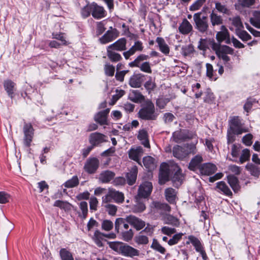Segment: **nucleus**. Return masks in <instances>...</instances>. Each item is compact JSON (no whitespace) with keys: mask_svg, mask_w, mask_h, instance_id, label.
I'll return each mask as SVG.
<instances>
[{"mask_svg":"<svg viewBox=\"0 0 260 260\" xmlns=\"http://www.w3.org/2000/svg\"><path fill=\"white\" fill-rule=\"evenodd\" d=\"M172 152L175 157L183 160L188 157L190 154L196 153L197 150L195 144H187L183 146L178 145L174 146Z\"/></svg>","mask_w":260,"mask_h":260,"instance_id":"nucleus-1","label":"nucleus"},{"mask_svg":"<svg viewBox=\"0 0 260 260\" xmlns=\"http://www.w3.org/2000/svg\"><path fill=\"white\" fill-rule=\"evenodd\" d=\"M144 107L139 112V117L145 120H154L156 118L154 114V106L151 101H146Z\"/></svg>","mask_w":260,"mask_h":260,"instance_id":"nucleus-2","label":"nucleus"},{"mask_svg":"<svg viewBox=\"0 0 260 260\" xmlns=\"http://www.w3.org/2000/svg\"><path fill=\"white\" fill-rule=\"evenodd\" d=\"M229 126V129L237 135H240L243 133L249 132V129L247 127L243 126V124L241 122V120L238 116L230 117Z\"/></svg>","mask_w":260,"mask_h":260,"instance_id":"nucleus-3","label":"nucleus"},{"mask_svg":"<svg viewBox=\"0 0 260 260\" xmlns=\"http://www.w3.org/2000/svg\"><path fill=\"white\" fill-rule=\"evenodd\" d=\"M196 28L201 32H206L208 29V22L207 17L201 16V13H195L193 16Z\"/></svg>","mask_w":260,"mask_h":260,"instance_id":"nucleus-4","label":"nucleus"},{"mask_svg":"<svg viewBox=\"0 0 260 260\" xmlns=\"http://www.w3.org/2000/svg\"><path fill=\"white\" fill-rule=\"evenodd\" d=\"M23 146L25 150L30 154L31 149L30 147L31 145L32 140V129L30 124H26L23 128Z\"/></svg>","mask_w":260,"mask_h":260,"instance_id":"nucleus-5","label":"nucleus"},{"mask_svg":"<svg viewBox=\"0 0 260 260\" xmlns=\"http://www.w3.org/2000/svg\"><path fill=\"white\" fill-rule=\"evenodd\" d=\"M152 184L150 182L146 181L142 183L139 186L135 200H138L139 198L146 199L148 197L152 192Z\"/></svg>","mask_w":260,"mask_h":260,"instance_id":"nucleus-6","label":"nucleus"},{"mask_svg":"<svg viewBox=\"0 0 260 260\" xmlns=\"http://www.w3.org/2000/svg\"><path fill=\"white\" fill-rule=\"evenodd\" d=\"M191 243L194 247L197 252L200 253L203 259L206 260L208 258L204 247L198 238L194 236L190 235L188 237L187 244Z\"/></svg>","mask_w":260,"mask_h":260,"instance_id":"nucleus-7","label":"nucleus"},{"mask_svg":"<svg viewBox=\"0 0 260 260\" xmlns=\"http://www.w3.org/2000/svg\"><path fill=\"white\" fill-rule=\"evenodd\" d=\"M196 136V135L193 133L188 132L187 134H186L184 131L181 130L176 131L173 134L174 141L176 143L184 141L186 139H193Z\"/></svg>","mask_w":260,"mask_h":260,"instance_id":"nucleus-8","label":"nucleus"},{"mask_svg":"<svg viewBox=\"0 0 260 260\" xmlns=\"http://www.w3.org/2000/svg\"><path fill=\"white\" fill-rule=\"evenodd\" d=\"M107 137L99 133H91L89 137V141L90 143L93 147L97 146L101 143L106 142Z\"/></svg>","mask_w":260,"mask_h":260,"instance_id":"nucleus-9","label":"nucleus"},{"mask_svg":"<svg viewBox=\"0 0 260 260\" xmlns=\"http://www.w3.org/2000/svg\"><path fill=\"white\" fill-rule=\"evenodd\" d=\"M99 166V161L96 158L88 159L84 167L86 172L89 174L94 173L98 169Z\"/></svg>","mask_w":260,"mask_h":260,"instance_id":"nucleus-10","label":"nucleus"},{"mask_svg":"<svg viewBox=\"0 0 260 260\" xmlns=\"http://www.w3.org/2000/svg\"><path fill=\"white\" fill-rule=\"evenodd\" d=\"M143 48L142 42L139 41H136L128 50L123 52V55L126 59H128L131 56L134 55L136 52L142 51Z\"/></svg>","mask_w":260,"mask_h":260,"instance_id":"nucleus-11","label":"nucleus"},{"mask_svg":"<svg viewBox=\"0 0 260 260\" xmlns=\"http://www.w3.org/2000/svg\"><path fill=\"white\" fill-rule=\"evenodd\" d=\"M127 222L134 226L137 231L142 229L145 226V223L142 220L134 216L126 217Z\"/></svg>","mask_w":260,"mask_h":260,"instance_id":"nucleus-12","label":"nucleus"},{"mask_svg":"<svg viewBox=\"0 0 260 260\" xmlns=\"http://www.w3.org/2000/svg\"><path fill=\"white\" fill-rule=\"evenodd\" d=\"M143 149L141 146L132 148L128 151L129 157L138 162L139 164H140L139 162L140 158L143 155Z\"/></svg>","mask_w":260,"mask_h":260,"instance_id":"nucleus-13","label":"nucleus"},{"mask_svg":"<svg viewBox=\"0 0 260 260\" xmlns=\"http://www.w3.org/2000/svg\"><path fill=\"white\" fill-rule=\"evenodd\" d=\"M169 166L167 164L163 163L161 165L159 174V181L161 184L165 183L169 180Z\"/></svg>","mask_w":260,"mask_h":260,"instance_id":"nucleus-14","label":"nucleus"},{"mask_svg":"<svg viewBox=\"0 0 260 260\" xmlns=\"http://www.w3.org/2000/svg\"><path fill=\"white\" fill-rule=\"evenodd\" d=\"M234 53V50L229 46L223 45L222 48L220 51H218V53L216 54L217 56L222 59L225 62H228L230 61V58L227 55L228 54H233Z\"/></svg>","mask_w":260,"mask_h":260,"instance_id":"nucleus-15","label":"nucleus"},{"mask_svg":"<svg viewBox=\"0 0 260 260\" xmlns=\"http://www.w3.org/2000/svg\"><path fill=\"white\" fill-rule=\"evenodd\" d=\"M121 254L124 256L133 257L140 255V251L134 247L124 244Z\"/></svg>","mask_w":260,"mask_h":260,"instance_id":"nucleus-16","label":"nucleus"},{"mask_svg":"<svg viewBox=\"0 0 260 260\" xmlns=\"http://www.w3.org/2000/svg\"><path fill=\"white\" fill-rule=\"evenodd\" d=\"M92 16L94 18L101 19L106 16V12L103 7L100 6L94 3H92Z\"/></svg>","mask_w":260,"mask_h":260,"instance_id":"nucleus-17","label":"nucleus"},{"mask_svg":"<svg viewBox=\"0 0 260 260\" xmlns=\"http://www.w3.org/2000/svg\"><path fill=\"white\" fill-rule=\"evenodd\" d=\"M192 25L186 19H184L182 20L178 27L179 32L184 35L189 34L192 31Z\"/></svg>","mask_w":260,"mask_h":260,"instance_id":"nucleus-18","label":"nucleus"},{"mask_svg":"<svg viewBox=\"0 0 260 260\" xmlns=\"http://www.w3.org/2000/svg\"><path fill=\"white\" fill-rule=\"evenodd\" d=\"M216 37L219 43L225 41L226 43L229 44L230 42L228 30L223 25L221 26V30L216 34Z\"/></svg>","mask_w":260,"mask_h":260,"instance_id":"nucleus-19","label":"nucleus"},{"mask_svg":"<svg viewBox=\"0 0 260 260\" xmlns=\"http://www.w3.org/2000/svg\"><path fill=\"white\" fill-rule=\"evenodd\" d=\"M126 40L125 38H121L108 46V47L114 50L122 51L126 50Z\"/></svg>","mask_w":260,"mask_h":260,"instance_id":"nucleus-20","label":"nucleus"},{"mask_svg":"<svg viewBox=\"0 0 260 260\" xmlns=\"http://www.w3.org/2000/svg\"><path fill=\"white\" fill-rule=\"evenodd\" d=\"M110 111L109 109H107L103 111L98 113L94 116V120L101 125H107V116Z\"/></svg>","mask_w":260,"mask_h":260,"instance_id":"nucleus-21","label":"nucleus"},{"mask_svg":"<svg viewBox=\"0 0 260 260\" xmlns=\"http://www.w3.org/2000/svg\"><path fill=\"white\" fill-rule=\"evenodd\" d=\"M216 170V166L211 163L204 164L200 168L201 173L203 175L208 176L214 173Z\"/></svg>","mask_w":260,"mask_h":260,"instance_id":"nucleus-22","label":"nucleus"},{"mask_svg":"<svg viewBox=\"0 0 260 260\" xmlns=\"http://www.w3.org/2000/svg\"><path fill=\"white\" fill-rule=\"evenodd\" d=\"M116 30H108L106 34L100 39V41L102 44H107L114 40L117 36L115 35Z\"/></svg>","mask_w":260,"mask_h":260,"instance_id":"nucleus-23","label":"nucleus"},{"mask_svg":"<svg viewBox=\"0 0 260 260\" xmlns=\"http://www.w3.org/2000/svg\"><path fill=\"white\" fill-rule=\"evenodd\" d=\"M165 195L166 199L170 204H175L177 199V192L175 189L172 188H168L165 189Z\"/></svg>","mask_w":260,"mask_h":260,"instance_id":"nucleus-24","label":"nucleus"},{"mask_svg":"<svg viewBox=\"0 0 260 260\" xmlns=\"http://www.w3.org/2000/svg\"><path fill=\"white\" fill-rule=\"evenodd\" d=\"M143 77L144 76L141 74L134 75L129 79V85L134 88L140 87L143 81Z\"/></svg>","mask_w":260,"mask_h":260,"instance_id":"nucleus-25","label":"nucleus"},{"mask_svg":"<svg viewBox=\"0 0 260 260\" xmlns=\"http://www.w3.org/2000/svg\"><path fill=\"white\" fill-rule=\"evenodd\" d=\"M115 176V173L110 171L102 172L99 176V180L102 183H107L112 180Z\"/></svg>","mask_w":260,"mask_h":260,"instance_id":"nucleus-26","label":"nucleus"},{"mask_svg":"<svg viewBox=\"0 0 260 260\" xmlns=\"http://www.w3.org/2000/svg\"><path fill=\"white\" fill-rule=\"evenodd\" d=\"M15 84L11 80H6L4 82V87L8 95L12 99L15 90Z\"/></svg>","mask_w":260,"mask_h":260,"instance_id":"nucleus-27","label":"nucleus"},{"mask_svg":"<svg viewBox=\"0 0 260 260\" xmlns=\"http://www.w3.org/2000/svg\"><path fill=\"white\" fill-rule=\"evenodd\" d=\"M148 137V134L146 130L143 129L139 131L137 136L138 139L145 147L150 148V144Z\"/></svg>","mask_w":260,"mask_h":260,"instance_id":"nucleus-28","label":"nucleus"},{"mask_svg":"<svg viewBox=\"0 0 260 260\" xmlns=\"http://www.w3.org/2000/svg\"><path fill=\"white\" fill-rule=\"evenodd\" d=\"M52 38L59 41L60 44L62 46H68L71 44V42L66 38V35L63 32H53L52 34Z\"/></svg>","mask_w":260,"mask_h":260,"instance_id":"nucleus-29","label":"nucleus"},{"mask_svg":"<svg viewBox=\"0 0 260 260\" xmlns=\"http://www.w3.org/2000/svg\"><path fill=\"white\" fill-rule=\"evenodd\" d=\"M156 42L158 44L160 51L165 55L169 54L170 48L165 40L162 38L157 37L156 39Z\"/></svg>","mask_w":260,"mask_h":260,"instance_id":"nucleus-30","label":"nucleus"},{"mask_svg":"<svg viewBox=\"0 0 260 260\" xmlns=\"http://www.w3.org/2000/svg\"><path fill=\"white\" fill-rule=\"evenodd\" d=\"M110 195L112 196L113 200L117 203H122L124 200V194L114 189L110 188Z\"/></svg>","mask_w":260,"mask_h":260,"instance_id":"nucleus-31","label":"nucleus"},{"mask_svg":"<svg viewBox=\"0 0 260 260\" xmlns=\"http://www.w3.org/2000/svg\"><path fill=\"white\" fill-rule=\"evenodd\" d=\"M138 170L136 166L133 167L131 171L127 174L126 178L127 183L129 185H133L136 181L137 179Z\"/></svg>","mask_w":260,"mask_h":260,"instance_id":"nucleus-32","label":"nucleus"},{"mask_svg":"<svg viewBox=\"0 0 260 260\" xmlns=\"http://www.w3.org/2000/svg\"><path fill=\"white\" fill-rule=\"evenodd\" d=\"M143 164L146 169L149 171H152L156 168L154 159L150 156H145L143 158Z\"/></svg>","mask_w":260,"mask_h":260,"instance_id":"nucleus-33","label":"nucleus"},{"mask_svg":"<svg viewBox=\"0 0 260 260\" xmlns=\"http://www.w3.org/2000/svg\"><path fill=\"white\" fill-rule=\"evenodd\" d=\"M128 97L131 101L135 103L141 102L144 99L141 93L137 90H132L129 94Z\"/></svg>","mask_w":260,"mask_h":260,"instance_id":"nucleus-34","label":"nucleus"},{"mask_svg":"<svg viewBox=\"0 0 260 260\" xmlns=\"http://www.w3.org/2000/svg\"><path fill=\"white\" fill-rule=\"evenodd\" d=\"M107 52L108 58L112 62H117L121 60L122 57L120 54L115 52L114 50L107 47Z\"/></svg>","mask_w":260,"mask_h":260,"instance_id":"nucleus-35","label":"nucleus"},{"mask_svg":"<svg viewBox=\"0 0 260 260\" xmlns=\"http://www.w3.org/2000/svg\"><path fill=\"white\" fill-rule=\"evenodd\" d=\"M245 168L252 176L256 178H258L260 176V167L256 166L252 164H248Z\"/></svg>","mask_w":260,"mask_h":260,"instance_id":"nucleus-36","label":"nucleus"},{"mask_svg":"<svg viewBox=\"0 0 260 260\" xmlns=\"http://www.w3.org/2000/svg\"><path fill=\"white\" fill-rule=\"evenodd\" d=\"M141 200L142 198H139L138 200H135L136 204L132 208V211L134 213H141L145 210V204Z\"/></svg>","mask_w":260,"mask_h":260,"instance_id":"nucleus-37","label":"nucleus"},{"mask_svg":"<svg viewBox=\"0 0 260 260\" xmlns=\"http://www.w3.org/2000/svg\"><path fill=\"white\" fill-rule=\"evenodd\" d=\"M202 161L203 158L202 156L197 155L191 159L189 164L188 168L190 170L194 171Z\"/></svg>","mask_w":260,"mask_h":260,"instance_id":"nucleus-38","label":"nucleus"},{"mask_svg":"<svg viewBox=\"0 0 260 260\" xmlns=\"http://www.w3.org/2000/svg\"><path fill=\"white\" fill-rule=\"evenodd\" d=\"M126 222V217L125 218H118L116 219L115 222V228L116 232L118 233L119 232L120 228L121 226H122L124 229L127 230L128 229L129 225Z\"/></svg>","mask_w":260,"mask_h":260,"instance_id":"nucleus-39","label":"nucleus"},{"mask_svg":"<svg viewBox=\"0 0 260 260\" xmlns=\"http://www.w3.org/2000/svg\"><path fill=\"white\" fill-rule=\"evenodd\" d=\"M54 206L63 209L66 211L71 210L73 206L69 203L61 200H57L54 203Z\"/></svg>","mask_w":260,"mask_h":260,"instance_id":"nucleus-40","label":"nucleus"},{"mask_svg":"<svg viewBox=\"0 0 260 260\" xmlns=\"http://www.w3.org/2000/svg\"><path fill=\"white\" fill-rule=\"evenodd\" d=\"M210 19L211 24L214 26L215 25H219L222 23V19L221 17L214 11H212L210 15Z\"/></svg>","mask_w":260,"mask_h":260,"instance_id":"nucleus-41","label":"nucleus"},{"mask_svg":"<svg viewBox=\"0 0 260 260\" xmlns=\"http://www.w3.org/2000/svg\"><path fill=\"white\" fill-rule=\"evenodd\" d=\"M228 182L233 190L235 192L237 191L239 189V185L238 184V179L233 175H229L228 177Z\"/></svg>","mask_w":260,"mask_h":260,"instance_id":"nucleus-42","label":"nucleus"},{"mask_svg":"<svg viewBox=\"0 0 260 260\" xmlns=\"http://www.w3.org/2000/svg\"><path fill=\"white\" fill-rule=\"evenodd\" d=\"M250 21L254 26L260 28V12H253V17L250 18Z\"/></svg>","mask_w":260,"mask_h":260,"instance_id":"nucleus-43","label":"nucleus"},{"mask_svg":"<svg viewBox=\"0 0 260 260\" xmlns=\"http://www.w3.org/2000/svg\"><path fill=\"white\" fill-rule=\"evenodd\" d=\"M104 237L105 234L99 231H96L94 233L92 239L99 247H101L103 246L102 240L104 239Z\"/></svg>","mask_w":260,"mask_h":260,"instance_id":"nucleus-44","label":"nucleus"},{"mask_svg":"<svg viewBox=\"0 0 260 260\" xmlns=\"http://www.w3.org/2000/svg\"><path fill=\"white\" fill-rule=\"evenodd\" d=\"M216 187L227 196H231L232 194V191L223 181H220L217 183Z\"/></svg>","mask_w":260,"mask_h":260,"instance_id":"nucleus-45","label":"nucleus"},{"mask_svg":"<svg viewBox=\"0 0 260 260\" xmlns=\"http://www.w3.org/2000/svg\"><path fill=\"white\" fill-rule=\"evenodd\" d=\"M149 58V56L145 54H140L132 62L129 63L131 67H139L140 62L142 61L147 60Z\"/></svg>","mask_w":260,"mask_h":260,"instance_id":"nucleus-46","label":"nucleus"},{"mask_svg":"<svg viewBox=\"0 0 260 260\" xmlns=\"http://www.w3.org/2000/svg\"><path fill=\"white\" fill-rule=\"evenodd\" d=\"M79 182L78 177L74 176L71 179L67 181L63 185L67 188H73L77 186L79 184Z\"/></svg>","mask_w":260,"mask_h":260,"instance_id":"nucleus-47","label":"nucleus"},{"mask_svg":"<svg viewBox=\"0 0 260 260\" xmlns=\"http://www.w3.org/2000/svg\"><path fill=\"white\" fill-rule=\"evenodd\" d=\"M61 260H74L72 254L65 248H61L59 251Z\"/></svg>","mask_w":260,"mask_h":260,"instance_id":"nucleus-48","label":"nucleus"},{"mask_svg":"<svg viewBox=\"0 0 260 260\" xmlns=\"http://www.w3.org/2000/svg\"><path fill=\"white\" fill-rule=\"evenodd\" d=\"M194 52V48L191 44L183 46L181 48V53L184 56H190Z\"/></svg>","mask_w":260,"mask_h":260,"instance_id":"nucleus-49","label":"nucleus"},{"mask_svg":"<svg viewBox=\"0 0 260 260\" xmlns=\"http://www.w3.org/2000/svg\"><path fill=\"white\" fill-rule=\"evenodd\" d=\"M135 242L138 245H146L149 242L148 238L145 235L139 234L135 237Z\"/></svg>","mask_w":260,"mask_h":260,"instance_id":"nucleus-50","label":"nucleus"},{"mask_svg":"<svg viewBox=\"0 0 260 260\" xmlns=\"http://www.w3.org/2000/svg\"><path fill=\"white\" fill-rule=\"evenodd\" d=\"M151 248L161 254H165L166 252V249L159 243L157 240L155 239L153 240Z\"/></svg>","mask_w":260,"mask_h":260,"instance_id":"nucleus-51","label":"nucleus"},{"mask_svg":"<svg viewBox=\"0 0 260 260\" xmlns=\"http://www.w3.org/2000/svg\"><path fill=\"white\" fill-rule=\"evenodd\" d=\"M109 247L115 251L121 253L122 248L124 243L120 242H110L108 243Z\"/></svg>","mask_w":260,"mask_h":260,"instance_id":"nucleus-52","label":"nucleus"},{"mask_svg":"<svg viewBox=\"0 0 260 260\" xmlns=\"http://www.w3.org/2000/svg\"><path fill=\"white\" fill-rule=\"evenodd\" d=\"M250 156V150L247 148L244 149L242 151V154L240 157L239 161L240 164H243L244 162L249 160Z\"/></svg>","mask_w":260,"mask_h":260,"instance_id":"nucleus-53","label":"nucleus"},{"mask_svg":"<svg viewBox=\"0 0 260 260\" xmlns=\"http://www.w3.org/2000/svg\"><path fill=\"white\" fill-rule=\"evenodd\" d=\"M215 8L220 13L228 14L229 13V10L227 6L221 3H215Z\"/></svg>","mask_w":260,"mask_h":260,"instance_id":"nucleus-54","label":"nucleus"},{"mask_svg":"<svg viewBox=\"0 0 260 260\" xmlns=\"http://www.w3.org/2000/svg\"><path fill=\"white\" fill-rule=\"evenodd\" d=\"M230 20L231 21L232 24L236 28L237 30H240L241 28H243V24L239 16L230 18Z\"/></svg>","mask_w":260,"mask_h":260,"instance_id":"nucleus-55","label":"nucleus"},{"mask_svg":"<svg viewBox=\"0 0 260 260\" xmlns=\"http://www.w3.org/2000/svg\"><path fill=\"white\" fill-rule=\"evenodd\" d=\"M241 146L240 144H233L231 147V155L237 158L240 153Z\"/></svg>","mask_w":260,"mask_h":260,"instance_id":"nucleus-56","label":"nucleus"},{"mask_svg":"<svg viewBox=\"0 0 260 260\" xmlns=\"http://www.w3.org/2000/svg\"><path fill=\"white\" fill-rule=\"evenodd\" d=\"M92 3L90 4H88L86 6H85L84 8H82L81 10V14L82 16L86 18L88 17L90 14H92Z\"/></svg>","mask_w":260,"mask_h":260,"instance_id":"nucleus-57","label":"nucleus"},{"mask_svg":"<svg viewBox=\"0 0 260 260\" xmlns=\"http://www.w3.org/2000/svg\"><path fill=\"white\" fill-rule=\"evenodd\" d=\"M107 212L111 215H115L117 211V207L112 204H107L104 205Z\"/></svg>","mask_w":260,"mask_h":260,"instance_id":"nucleus-58","label":"nucleus"},{"mask_svg":"<svg viewBox=\"0 0 260 260\" xmlns=\"http://www.w3.org/2000/svg\"><path fill=\"white\" fill-rule=\"evenodd\" d=\"M183 236L182 233H179L175 234L173 236L172 238L170 239L168 243L169 245L172 246L178 243V242L181 240Z\"/></svg>","mask_w":260,"mask_h":260,"instance_id":"nucleus-59","label":"nucleus"},{"mask_svg":"<svg viewBox=\"0 0 260 260\" xmlns=\"http://www.w3.org/2000/svg\"><path fill=\"white\" fill-rule=\"evenodd\" d=\"M105 73L107 76H113L115 72V68L109 63H106L104 67Z\"/></svg>","mask_w":260,"mask_h":260,"instance_id":"nucleus-60","label":"nucleus"},{"mask_svg":"<svg viewBox=\"0 0 260 260\" xmlns=\"http://www.w3.org/2000/svg\"><path fill=\"white\" fill-rule=\"evenodd\" d=\"M121 235L123 240L129 241L133 238L134 233L132 230L130 229L127 231L122 232Z\"/></svg>","mask_w":260,"mask_h":260,"instance_id":"nucleus-61","label":"nucleus"},{"mask_svg":"<svg viewBox=\"0 0 260 260\" xmlns=\"http://www.w3.org/2000/svg\"><path fill=\"white\" fill-rule=\"evenodd\" d=\"M237 32L238 37L243 41H246L250 40L251 37L245 30H240Z\"/></svg>","mask_w":260,"mask_h":260,"instance_id":"nucleus-62","label":"nucleus"},{"mask_svg":"<svg viewBox=\"0 0 260 260\" xmlns=\"http://www.w3.org/2000/svg\"><path fill=\"white\" fill-rule=\"evenodd\" d=\"M205 2V0H197L190 6V10L196 11L199 10Z\"/></svg>","mask_w":260,"mask_h":260,"instance_id":"nucleus-63","label":"nucleus"},{"mask_svg":"<svg viewBox=\"0 0 260 260\" xmlns=\"http://www.w3.org/2000/svg\"><path fill=\"white\" fill-rule=\"evenodd\" d=\"M10 195L5 191H0V203L6 204L9 202Z\"/></svg>","mask_w":260,"mask_h":260,"instance_id":"nucleus-64","label":"nucleus"}]
</instances>
